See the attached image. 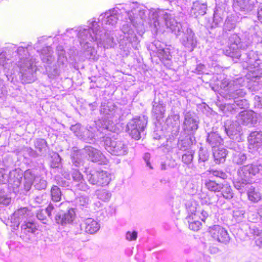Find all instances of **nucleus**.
<instances>
[{
  "instance_id": "obj_31",
  "label": "nucleus",
  "mask_w": 262,
  "mask_h": 262,
  "mask_svg": "<svg viewBox=\"0 0 262 262\" xmlns=\"http://www.w3.org/2000/svg\"><path fill=\"white\" fill-rule=\"evenodd\" d=\"M207 141L212 148H214L222 144L223 139L217 133L211 132L208 134Z\"/></svg>"
},
{
  "instance_id": "obj_5",
  "label": "nucleus",
  "mask_w": 262,
  "mask_h": 262,
  "mask_svg": "<svg viewBox=\"0 0 262 262\" xmlns=\"http://www.w3.org/2000/svg\"><path fill=\"white\" fill-rule=\"evenodd\" d=\"M241 64L244 69L249 71V75L253 78L262 75V60L256 52L251 51L243 55Z\"/></svg>"
},
{
  "instance_id": "obj_13",
  "label": "nucleus",
  "mask_w": 262,
  "mask_h": 262,
  "mask_svg": "<svg viewBox=\"0 0 262 262\" xmlns=\"http://www.w3.org/2000/svg\"><path fill=\"white\" fill-rule=\"evenodd\" d=\"M2 71L7 77L8 80H10V77L13 74L12 60L7 58L5 52L0 54V71Z\"/></svg>"
},
{
  "instance_id": "obj_27",
  "label": "nucleus",
  "mask_w": 262,
  "mask_h": 262,
  "mask_svg": "<svg viewBox=\"0 0 262 262\" xmlns=\"http://www.w3.org/2000/svg\"><path fill=\"white\" fill-rule=\"evenodd\" d=\"M198 127V125L196 119L193 118L190 114L187 113L185 115L184 122V129L187 131L193 132L195 131Z\"/></svg>"
},
{
  "instance_id": "obj_50",
  "label": "nucleus",
  "mask_w": 262,
  "mask_h": 262,
  "mask_svg": "<svg viewBox=\"0 0 262 262\" xmlns=\"http://www.w3.org/2000/svg\"><path fill=\"white\" fill-rule=\"evenodd\" d=\"M73 185L77 190H79L85 191L89 189V186L86 184L84 179L78 182L74 183V184H73Z\"/></svg>"
},
{
  "instance_id": "obj_20",
  "label": "nucleus",
  "mask_w": 262,
  "mask_h": 262,
  "mask_svg": "<svg viewBox=\"0 0 262 262\" xmlns=\"http://www.w3.org/2000/svg\"><path fill=\"white\" fill-rule=\"evenodd\" d=\"M75 213L73 208L70 209L67 212H60L55 216V221L58 224L62 225L70 223L75 218Z\"/></svg>"
},
{
  "instance_id": "obj_45",
  "label": "nucleus",
  "mask_w": 262,
  "mask_h": 262,
  "mask_svg": "<svg viewBox=\"0 0 262 262\" xmlns=\"http://www.w3.org/2000/svg\"><path fill=\"white\" fill-rule=\"evenodd\" d=\"M52 200L54 202H59L61 198V192L57 186H53L51 189Z\"/></svg>"
},
{
  "instance_id": "obj_47",
  "label": "nucleus",
  "mask_w": 262,
  "mask_h": 262,
  "mask_svg": "<svg viewBox=\"0 0 262 262\" xmlns=\"http://www.w3.org/2000/svg\"><path fill=\"white\" fill-rule=\"evenodd\" d=\"M96 195L99 199L103 201H107L111 198V194L108 191L103 189L97 191Z\"/></svg>"
},
{
  "instance_id": "obj_25",
  "label": "nucleus",
  "mask_w": 262,
  "mask_h": 262,
  "mask_svg": "<svg viewBox=\"0 0 262 262\" xmlns=\"http://www.w3.org/2000/svg\"><path fill=\"white\" fill-rule=\"evenodd\" d=\"M199 212H195L189 215L186 220L188 223V227L190 230L196 231H198L201 226V223L199 220Z\"/></svg>"
},
{
  "instance_id": "obj_55",
  "label": "nucleus",
  "mask_w": 262,
  "mask_h": 262,
  "mask_svg": "<svg viewBox=\"0 0 262 262\" xmlns=\"http://www.w3.org/2000/svg\"><path fill=\"white\" fill-rule=\"evenodd\" d=\"M199 156L200 162H205L208 159L209 154L207 150L201 149L199 150Z\"/></svg>"
},
{
  "instance_id": "obj_6",
  "label": "nucleus",
  "mask_w": 262,
  "mask_h": 262,
  "mask_svg": "<svg viewBox=\"0 0 262 262\" xmlns=\"http://www.w3.org/2000/svg\"><path fill=\"white\" fill-rule=\"evenodd\" d=\"M147 123V118L145 116L135 118L127 124V131L130 136L135 140L141 138V134L143 132Z\"/></svg>"
},
{
  "instance_id": "obj_2",
  "label": "nucleus",
  "mask_w": 262,
  "mask_h": 262,
  "mask_svg": "<svg viewBox=\"0 0 262 262\" xmlns=\"http://www.w3.org/2000/svg\"><path fill=\"white\" fill-rule=\"evenodd\" d=\"M161 10L154 9H148L145 6L133 3L132 10L126 13L130 23L133 25L143 26L147 24L155 33L162 31L161 25L158 20Z\"/></svg>"
},
{
  "instance_id": "obj_43",
  "label": "nucleus",
  "mask_w": 262,
  "mask_h": 262,
  "mask_svg": "<svg viewBox=\"0 0 262 262\" xmlns=\"http://www.w3.org/2000/svg\"><path fill=\"white\" fill-rule=\"evenodd\" d=\"M81 136L80 138L86 142L91 143L94 141V135L90 130L82 127Z\"/></svg>"
},
{
  "instance_id": "obj_28",
  "label": "nucleus",
  "mask_w": 262,
  "mask_h": 262,
  "mask_svg": "<svg viewBox=\"0 0 262 262\" xmlns=\"http://www.w3.org/2000/svg\"><path fill=\"white\" fill-rule=\"evenodd\" d=\"M236 106L240 108H247L248 106V103L247 101L244 99L234 100V103L226 105L225 109L230 111L231 113L233 114L236 112Z\"/></svg>"
},
{
  "instance_id": "obj_56",
  "label": "nucleus",
  "mask_w": 262,
  "mask_h": 262,
  "mask_svg": "<svg viewBox=\"0 0 262 262\" xmlns=\"http://www.w3.org/2000/svg\"><path fill=\"white\" fill-rule=\"evenodd\" d=\"M72 178L73 183L78 182L83 180V176L81 173L77 170H74L72 172Z\"/></svg>"
},
{
  "instance_id": "obj_42",
  "label": "nucleus",
  "mask_w": 262,
  "mask_h": 262,
  "mask_svg": "<svg viewBox=\"0 0 262 262\" xmlns=\"http://www.w3.org/2000/svg\"><path fill=\"white\" fill-rule=\"evenodd\" d=\"M222 183H217L214 181L206 180L205 183L206 188L210 191L219 192Z\"/></svg>"
},
{
  "instance_id": "obj_61",
  "label": "nucleus",
  "mask_w": 262,
  "mask_h": 262,
  "mask_svg": "<svg viewBox=\"0 0 262 262\" xmlns=\"http://www.w3.org/2000/svg\"><path fill=\"white\" fill-rule=\"evenodd\" d=\"M259 217L257 212L255 213L254 212H250L248 214V219L252 222H257Z\"/></svg>"
},
{
  "instance_id": "obj_12",
  "label": "nucleus",
  "mask_w": 262,
  "mask_h": 262,
  "mask_svg": "<svg viewBox=\"0 0 262 262\" xmlns=\"http://www.w3.org/2000/svg\"><path fill=\"white\" fill-rule=\"evenodd\" d=\"M84 151L93 162H99L100 164H105L107 162V159L104 155L97 149L92 146H86L84 148Z\"/></svg>"
},
{
  "instance_id": "obj_8",
  "label": "nucleus",
  "mask_w": 262,
  "mask_h": 262,
  "mask_svg": "<svg viewBox=\"0 0 262 262\" xmlns=\"http://www.w3.org/2000/svg\"><path fill=\"white\" fill-rule=\"evenodd\" d=\"M34 182V186L38 190L44 189L47 187L46 180L39 177H35L34 175L30 170H26L24 175V188L26 191H29Z\"/></svg>"
},
{
  "instance_id": "obj_7",
  "label": "nucleus",
  "mask_w": 262,
  "mask_h": 262,
  "mask_svg": "<svg viewBox=\"0 0 262 262\" xmlns=\"http://www.w3.org/2000/svg\"><path fill=\"white\" fill-rule=\"evenodd\" d=\"M105 145L106 150L113 155L121 156L126 155L128 152L127 145L122 141L106 138Z\"/></svg>"
},
{
  "instance_id": "obj_39",
  "label": "nucleus",
  "mask_w": 262,
  "mask_h": 262,
  "mask_svg": "<svg viewBox=\"0 0 262 262\" xmlns=\"http://www.w3.org/2000/svg\"><path fill=\"white\" fill-rule=\"evenodd\" d=\"M236 20L235 17L232 15L228 16L225 20L223 30L230 31L234 29L236 26Z\"/></svg>"
},
{
  "instance_id": "obj_40",
  "label": "nucleus",
  "mask_w": 262,
  "mask_h": 262,
  "mask_svg": "<svg viewBox=\"0 0 262 262\" xmlns=\"http://www.w3.org/2000/svg\"><path fill=\"white\" fill-rule=\"evenodd\" d=\"M100 112L102 114L106 116L108 118H112L115 113L114 106L108 104H102L100 108Z\"/></svg>"
},
{
  "instance_id": "obj_30",
  "label": "nucleus",
  "mask_w": 262,
  "mask_h": 262,
  "mask_svg": "<svg viewBox=\"0 0 262 262\" xmlns=\"http://www.w3.org/2000/svg\"><path fill=\"white\" fill-rule=\"evenodd\" d=\"M248 198L253 203H257L262 199L259 188L251 186L247 190Z\"/></svg>"
},
{
  "instance_id": "obj_3",
  "label": "nucleus",
  "mask_w": 262,
  "mask_h": 262,
  "mask_svg": "<svg viewBox=\"0 0 262 262\" xmlns=\"http://www.w3.org/2000/svg\"><path fill=\"white\" fill-rule=\"evenodd\" d=\"M22 44L17 49L16 54L19 59L17 64L21 74L22 82L31 83L35 79L36 68L34 65L35 59L30 57L29 53V48L31 45L28 43L26 45L25 43Z\"/></svg>"
},
{
  "instance_id": "obj_18",
  "label": "nucleus",
  "mask_w": 262,
  "mask_h": 262,
  "mask_svg": "<svg viewBox=\"0 0 262 262\" xmlns=\"http://www.w3.org/2000/svg\"><path fill=\"white\" fill-rule=\"evenodd\" d=\"M94 176H97L98 180L96 181L94 179H91L92 185H96L99 186H105L107 185L112 180V175L109 172L104 171H97V174H95Z\"/></svg>"
},
{
  "instance_id": "obj_53",
  "label": "nucleus",
  "mask_w": 262,
  "mask_h": 262,
  "mask_svg": "<svg viewBox=\"0 0 262 262\" xmlns=\"http://www.w3.org/2000/svg\"><path fill=\"white\" fill-rule=\"evenodd\" d=\"M82 128L80 124L77 123L71 126V130L75 134V135L80 138L81 136Z\"/></svg>"
},
{
  "instance_id": "obj_29",
  "label": "nucleus",
  "mask_w": 262,
  "mask_h": 262,
  "mask_svg": "<svg viewBox=\"0 0 262 262\" xmlns=\"http://www.w3.org/2000/svg\"><path fill=\"white\" fill-rule=\"evenodd\" d=\"M233 6L238 10L246 12L251 11L253 7L249 0H233Z\"/></svg>"
},
{
  "instance_id": "obj_44",
  "label": "nucleus",
  "mask_w": 262,
  "mask_h": 262,
  "mask_svg": "<svg viewBox=\"0 0 262 262\" xmlns=\"http://www.w3.org/2000/svg\"><path fill=\"white\" fill-rule=\"evenodd\" d=\"M35 147L39 154H43L47 149V142L44 139H37L35 142Z\"/></svg>"
},
{
  "instance_id": "obj_58",
  "label": "nucleus",
  "mask_w": 262,
  "mask_h": 262,
  "mask_svg": "<svg viewBox=\"0 0 262 262\" xmlns=\"http://www.w3.org/2000/svg\"><path fill=\"white\" fill-rule=\"evenodd\" d=\"M210 173L216 177H219L223 179H225L227 178L226 173L222 170L212 169L210 171Z\"/></svg>"
},
{
  "instance_id": "obj_22",
  "label": "nucleus",
  "mask_w": 262,
  "mask_h": 262,
  "mask_svg": "<svg viewBox=\"0 0 262 262\" xmlns=\"http://www.w3.org/2000/svg\"><path fill=\"white\" fill-rule=\"evenodd\" d=\"M25 173L20 169H15L10 172L9 183L12 185L14 188H18L21 185L23 178H24Z\"/></svg>"
},
{
  "instance_id": "obj_54",
  "label": "nucleus",
  "mask_w": 262,
  "mask_h": 262,
  "mask_svg": "<svg viewBox=\"0 0 262 262\" xmlns=\"http://www.w3.org/2000/svg\"><path fill=\"white\" fill-rule=\"evenodd\" d=\"M245 211L243 210H236L233 212V216L237 221H241L244 217Z\"/></svg>"
},
{
  "instance_id": "obj_11",
  "label": "nucleus",
  "mask_w": 262,
  "mask_h": 262,
  "mask_svg": "<svg viewBox=\"0 0 262 262\" xmlns=\"http://www.w3.org/2000/svg\"><path fill=\"white\" fill-rule=\"evenodd\" d=\"M236 120L240 125H252L256 124V114L252 111H243L239 113Z\"/></svg>"
},
{
  "instance_id": "obj_33",
  "label": "nucleus",
  "mask_w": 262,
  "mask_h": 262,
  "mask_svg": "<svg viewBox=\"0 0 262 262\" xmlns=\"http://www.w3.org/2000/svg\"><path fill=\"white\" fill-rule=\"evenodd\" d=\"M213 156L216 163H220L225 161L227 155L226 150L223 147L213 148Z\"/></svg>"
},
{
  "instance_id": "obj_10",
  "label": "nucleus",
  "mask_w": 262,
  "mask_h": 262,
  "mask_svg": "<svg viewBox=\"0 0 262 262\" xmlns=\"http://www.w3.org/2000/svg\"><path fill=\"white\" fill-rule=\"evenodd\" d=\"M159 14L160 16H162L165 20V25L167 28L174 32L176 35H178L180 32H183L181 24L177 21L174 18L172 17L170 14L163 10H161Z\"/></svg>"
},
{
  "instance_id": "obj_15",
  "label": "nucleus",
  "mask_w": 262,
  "mask_h": 262,
  "mask_svg": "<svg viewBox=\"0 0 262 262\" xmlns=\"http://www.w3.org/2000/svg\"><path fill=\"white\" fill-rule=\"evenodd\" d=\"M240 79H236L228 83L229 98L234 100L239 99L243 98L246 94L244 90L239 88Z\"/></svg>"
},
{
  "instance_id": "obj_48",
  "label": "nucleus",
  "mask_w": 262,
  "mask_h": 262,
  "mask_svg": "<svg viewBox=\"0 0 262 262\" xmlns=\"http://www.w3.org/2000/svg\"><path fill=\"white\" fill-rule=\"evenodd\" d=\"M21 229L26 232L34 233L37 230L36 225L33 222H27L21 225Z\"/></svg>"
},
{
  "instance_id": "obj_62",
  "label": "nucleus",
  "mask_w": 262,
  "mask_h": 262,
  "mask_svg": "<svg viewBox=\"0 0 262 262\" xmlns=\"http://www.w3.org/2000/svg\"><path fill=\"white\" fill-rule=\"evenodd\" d=\"M11 202V199L4 195H0V204L8 205Z\"/></svg>"
},
{
  "instance_id": "obj_36",
  "label": "nucleus",
  "mask_w": 262,
  "mask_h": 262,
  "mask_svg": "<svg viewBox=\"0 0 262 262\" xmlns=\"http://www.w3.org/2000/svg\"><path fill=\"white\" fill-rule=\"evenodd\" d=\"M84 154H85L84 149L83 150L74 151L72 153L71 156L72 162L75 166L79 167L82 164Z\"/></svg>"
},
{
  "instance_id": "obj_9",
  "label": "nucleus",
  "mask_w": 262,
  "mask_h": 262,
  "mask_svg": "<svg viewBox=\"0 0 262 262\" xmlns=\"http://www.w3.org/2000/svg\"><path fill=\"white\" fill-rule=\"evenodd\" d=\"M211 236L219 242L225 244L230 241V237L227 231L219 225H214L209 229Z\"/></svg>"
},
{
  "instance_id": "obj_23",
  "label": "nucleus",
  "mask_w": 262,
  "mask_h": 262,
  "mask_svg": "<svg viewBox=\"0 0 262 262\" xmlns=\"http://www.w3.org/2000/svg\"><path fill=\"white\" fill-rule=\"evenodd\" d=\"M249 145L253 147L259 148L262 145V131L252 132L248 137Z\"/></svg>"
},
{
  "instance_id": "obj_59",
  "label": "nucleus",
  "mask_w": 262,
  "mask_h": 262,
  "mask_svg": "<svg viewBox=\"0 0 262 262\" xmlns=\"http://www.w3.org/2000/svg\"><path fill=\"white\" fill-rule=\"evenodd\" d=\"M152 45L155 46V50L154 51L157 52L158 55H159L160 48L165 49L166 48L165 45L159 40L155 41Z\"/></svg>"
},
{
  "instance_id": "obj_14",
  "label": "nucleus",
  "mask_w": 262,
  "mask_h": 262,
  "mask_svg": "<svg viewBox=\"0 0 262 262\" xmlns=\"http://www.w3.org/2000/svg\"><path fill=\"white\" fill-rule=\"evenodd\" d=\"M80 226L81 230L89 234L96 233L100 228L98 222L92 218L85 219Z\"/></svg>"
},
{
  "instance_id": "obj_32",
  "label": "nucleus",
  "mask_w": 262,
  "mask_h": 262,
  "mask_svg": "<svg viewBox=\"0 0 262 262\" xmlns=\"http://www.w3.org/2000/svg\"><path fill=\"white\" fill-rule=\"evenodd\" d=\"M247 155L244 151H237L234 150L232 153V160L233 163L241 165L247 160Z\"/></svg>"
},
{
  "instance_id": "obj_46",
  "label": "nucleus",
  "mask_w": 262,
  "mask_h": 262,
  "mask_svg": "<svg viewBox=\"0 0 262 262\" xmlns=\"http://www.w3.org/2000/svg\"><path fill=\"white\" fill-rule=\"evenodd\" d=\"M165 112V107L162 104L154 106L153 113L156 115L157 119H160L164 117Z\"/></svg>"
},
{
  "instance_id": "obj_19",
  "label": "nucleus",
  "mask_w": 262,
  "mask_h": 262,
  "mask_svg": "<svg viewBox=\"0 0 262 262\" xmlns=\"http://www.w3.org/2000/svg\"><path fill=\"white\" fill-rule=\"evenodd\" d=\"M225 131L227 135L231 138L234 139L242 130L241 126L237 120L234 122L227 120L225 124Z\"/></svg>"
},
{
  "instance_id": "obj_1",
  "label": "nucleus",
  "mask_w": 262,
  "mask_h": 262,
  "mask_svg": "<svg viewBox=\"0 0 262 262\" xmlns=\"http://www.w3.org/2000/svg\"><path fill=\"white\" fill-rule=\"evenodd\" d=\"M119 9L117 8L110 9L101 14L98 21L92 20L89 27H80L78 31L77 36L80 43L83 48L87 46L90 42L96 41L98 46H103L104 48H108L107 43L113 42V38L110 37L106 32L100 30V24L105 30L112 29L116 25L118 20Z\"/></svg>"
},
{
  "instance_id": "obj_64",
  "label": "nucleus",
  "mask_w": 262,
  "mask_h": 262,
  "mask_svg": "<svg viewBox=\"0 0 262 262\" xmlns=\"http://www.w3.org/2000/svg\"><path fill=\"white\" fill-rule=\"evenodd\" d=\"M150 158V155L149 153H145L144 155L143 159L146 163L147 166L149 167L150 169H152V167L149 162Z\"/></svg>"
},
{
  "instance_id": "obj_21",
  "label": "nucleus",
  "mask_w": 262,
  "mask_h": 262,
  "mask_svg": "<svg viewBox=\"0 0 262 262\" xmlns=\"http://www.w3.org/2000/svg\"><path fill=\"white\" fill-rule=\"evenodd\" d=\"M196 40L194 34L190 29H187L182 38V44L190 51H192L196 47Z\"/></svg>"
},
{
  "instance_id": "obj_26",
  "label": "nucleus",
  "mask_w": 262,
  "mask_h": 262,
  "mask_svg": "<svg viewBox=\"0 0 262 262\" xmlns=\"http://www.w3.org/2000/svg\"><path fill=\"white\" fill-rule=\"evenodd\" d=\"M30 213V211L26 207L21 208L13 213L11 219H14L15 225L18 227L20 222L27 219Z\"/></svg>"
},
{
  "instance_id": "obj_24",
  "label": "nucleus",
  "mask_w": 262,
  "mask_h": 262,
  "mask_svg": "<svg viewBox=\"0 0 262 262\" xmlns=\"http://www.w3.org/2000/svg\"><path fill=\"white\" fill-rule=\"evenodd\" d=\"M206 9L207 5L206 3H202L199 1H196L193 3L190 10V14L195 17L200 15L202 16L206 13Z\"/></svg>"
},
{
  "instance_id": "obj_16",
  "label": "nucleus",
  "mask_w": 262,
  "mask_h": 262,
  "mask_svg": "<svg viewBox=\"0 0 262 262\" xmlns=\"http://www.w3.org/2000/svg\"><path fill=\"white\" fill-rule=\"evenodd\" d=\"M122 31L124 34V37L128 40L132 44L133 47L135 49H138V45L139 41L135 34L134 30L131 27V25L125 24L122 25Z\"/></svg>"
},
{
  "instance_id": "obj_34",
  "label": "nucleus",
  "mask_w": 262,
  "mask_h": 262,
  "mask_svg": "<svg viewBox=\"0 0 262 262\" xmlns=\"http://www.w3.org/2000/svg\"><path fill=\"white\" fill-rule=\"evenodd\" d=\"M250 233L254 236L256 245L262 247V230L256 226L249 227Z\"/></svg>"
},
{
  "instance_id": "obj_41",
  "label": "nucleus",
  "mask_w": 262,
  "mask_h": 262,
  "mask_svg": "<svg viewBox=\"0 0 262 262\" xmlns=\"http://www.w3.org/2000/svg\"><path fill=\"white\" fill-rule=\"evenodd\" d=\"M57 52L58 54L57 62L59 67L63 66L67 62V57L65 56V51L63 47L59 46L57 47Z\"/></svg>"
},
{
  "instance_id": "obj_52",
  "label": "nucleus",
  "mask_w": 262,
  "mask_h": 262,
  "mask_svg": "<svg viewBox=\"0 0 262 262\" xmlns=\"http://www.w3.org/2000/svg\"><path fill=\"white\" fill-rule=\"evenodd\" d=\"M46 214H47V211H45L43 209H39L36 213V217L39 220L41 221L43 224H47L48 220Z\"/></svg>"
},
{
  "instance_id": "obj_63",
  "label": "nucleus",
  "mask_w": 262,
  "mask_h": 262,
  "mask_svg": "<svg viewBox=\"0 0 262 262\" xmlns=\"http://www.w3.org/2000/svg\"><path fill=\"white\" fill-rule=\"evenodd\" d=\"M54 159L55 160V163H53L52 166L54 167H58L59 166V164L61 162V158L58 154H55L54 156Z\"/></svg>"
},
{
  "instance_id": "obj_17",
  "label": "nucleus",
  "mask_w": 262,
  "mask_h": 262,
  "mask_svg": "<svg viewBox=\"0 0 262 262\" xmlns=\"http://www.w3.org/2000/svg\"><path fill=\"white\" fill-rule=\"evenodd\" d=\"M241 42V39L237 34H232L228 39V46L230 50V52L227 55L233 58H236L238 59L241 57V55L237 52L239 48V45Z\"/></svg>"
},
{
  "instance_id": "obj_57",
  "label": "nucleus",
  "mask_w": 262,
  "mask_h": 262,
  "mask_svg": "<svg viewBox=\"0 0 262 262\" xmlns=\"http://www.w3.org/2000/svg\"><path fill=\"white\" fill-rule=\"evenodd\" d=\"M89 198L87 196L82 195L77 199V203L81 206H86L89 203Z\"/></svg>"
},
{
  "instance_id": "obj_35",
  "label": "nucleus",
  "mask_w": 262,
  "mask_h": 262,
  "mask_svg": "<svg viewBox=\"0 0 262 262\" xmlns=\"http://www.w3.org/2000/svg\"><path fill=\"white\" fill-rule=\"evenodd\" d=\"M159 53L158 56L160 59L164 63L170 65L172 58V55L169 48L166 47L165 49H160Z\"/></svg>"
},
{
  "instance_id": "obj_4",
  "label": "nucleus",
  "mask_w": 262,
  "mask_h": 262,
  "mask_svg": "<svg viewBox=\"0 0 262 262\" xmlns=\"http://www.w3.org/2000/svg\"><path fill=\"white\" fill-rule=\"evenodd\" d=\"M260 167V165L255 163L240 167L237 171V178L233 181L235 188L242 190L245 185L252 182L253 177L259 172Z\"/></svg>"
},
{
  "instance_id": "obj_51",
  "label": "nucleus",
  "mask_w": 262,
  "mask_h": 262,
  "mask_svg": "<svg viewBox=\"0 0 262 262\" xmlns=\"http://www.w3.org/2000/svg\"><path fill=\"white\" fill-rule=\"evenodd\" d=\"M138 237V232L136 231H128L125 234V239L129 242L135 241Z\"/></svg>"
},
{
  "instance_id": "obj_60",
  "label": "nucleus",
  "mask_w": 262,
  "mask_h": 262,
  "mask_svg": "<svg viewBox=\"0 0 262 262\" xmlns=\"http://www.w3.org/2000/svg\"><path fill=\"white\" fill-rule=\"evenodd\" d=\"M97 174V171L96 170H91L90 171L87 172V177L86 178L89 182V183L91 184H92V182L90 181V178L91 179H94V180H97L98 178L97 176H94L93 175H95V174Z\"/></svg>"
},
{
  "instance_id": "obj_37",
  "label": "nucleus",
  "mask_w": 262,
  "mask_h": 262,
  "mask_svg": "<svg viewBox=\"0 0 262 262\" xmlns=\"http://www.w3.org/2000/svg\"><path fill=\"white\" fill-rule=\"evenodd\" d=\"M53 51L50 47H44L41 52V58L43 62L51 63L54 60Z\"/></svg>"
},
{
  "instance_id": "obj_49",
  "label": "nucleus",
  "mask_w": 262,
  "mask_h": 262,
  "mask_svg": "<svg viewBox=\"0 0 262 262\" xmlns=\"http://www.w3.org/2000/svg\"><path fill=\"white\" fill-rule=\"evenodd\" d=\"M194 151L193 150H189L182 156V162L187 165L190 164L193 159Z\"/></svg>"
},
{
  "instance_id": "obj_38",
  "label": "nucleus",
  "mask_w": 262,
  "mask_h": 262,
  "mask_svg": "<svg viewBox=\"0 0 262 262\" xmlns=\"http://www.w3.org/2000/svg\"><path fill=\"white\" fill-rule=\"evenodd\" d=\"M219 192H221V195L225 199L230 200L233 197V192L231 187L227 183H222Z\"/></svg>"
}]
</instances>
